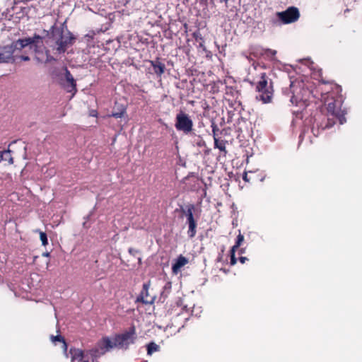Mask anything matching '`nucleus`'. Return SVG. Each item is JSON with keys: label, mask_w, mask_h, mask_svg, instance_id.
Returning a JSON list of instances; mask_svg holds the SVG:
<instances>
[{"label": "nucleus", "mask_w": 362, "mask_h": 362, "mask_svg": "<svg viewBox=\"0 0 362 362\" xmlns=\"http://www.w3.org/2000/svg\"><path fill=\"white\" fill-rule=\"evenodd\" d=\"M27 46L34 49L35 58L38 62L47 63L54 60L49 54V51L44 46L42 37L35 35L33 37L18 40L10 47L0 48V63L8 62L13 59L15 49H21Z\"/></svg>", "instance_id": "f257e3e1"}, {"label": "nucleus", "mask_w": 362, "mask_h": 362, "mask_svg": "<svg viewBox=\"0 0 362 362\" xmlns=\"http://www.w3.org/2000/svg\"><path fill=\"white\" fill-rule=\"evenodd\" d=\"M252 86H255V90L258 93L256 98L263 103L272 102L274 94L273 81L265 72L259 74L256 82H250Z\"/></svg>", "instance_id": "f03ea898"}, {"label": "nucleus", "mask_w": 362, "mask_h": 362, "mask_svg": "<svg viewBox=\"0 0 362 362\" xmlns=\"http://www.w3.org/2000/svg\"><path fill=\"white\" fill-rule=\"evenodd\" d=\"M327 121L325 126H322V129L330 128L334 126L337 121L341 124L346 122V112L341 108V101L332 98L330 101L325 102Z\"/></svg>", "instance_id": "7ed1b4c3"}, {"label": "nucleus", "mask_w": 362, "mask_h": 362, "mask_svg": "<svg viewBox=\"0 0 362 362\" xmlns=\"http://www.w3.org/2000/svg\"><path fill=\"white\" fill-rule=\"evenodd\" d=\"M50 38L55 44L59 54L65 52L68 46L72 45L75 40L70 32L67 31L65 34L63 28L54 25L52 27Z\"/></svg>", "instance_id": "20e7f679"}, {"label": "nucleus", "mask_w": 362, "mask_h": 362, "mask_svg": "<svg viewBox=\"0 0 362 362\" xmlns=\"http://www.w3.org/2000/svg\"><path fill=\"white\" fill-rule=\"evenodd\" d=\"M195 206L193 204H189L186 206L180 207V211L182 216L186 217V224L188 226L187 235L189 238H193L197 234V221L196 220L194 212Z\"/></svg>", "instance_id": "39448f33"}, {"label": "nucleus", "mask_w": 362, "mask_h": 362, "mask_svg": "<svg viewBox=\"0 0 362 362\" xmlns=\"http://www.w3.org/2000/svg\"><path fill=\"white\" fill-rule=\"evenodd\" d=\"M193 121L188 114L180 111L176 115L175 127L177 131L188 134L193 130Z\"/></svg>", "instance_id": "423d86ee"}, {"label": "nucleus", "mask_w": 362, "mask_h": 362, "mask_svg": "<svg viewBox=\"0 0 362 362\" xmlns=\"http://www.w3.org/2000/svg\"><path fill=\"white\" fill-rule=\"evenodd\" d=\"M136 334V328L132 326L128 331L116 335L114 339L115 347L127 349L129 344L134 343Z\"/></svg>", "instance_id": "0eeeda50"}, {"label": "nucleus", "mask_w": 362, "mask_h": 362, "mask_svg": "<svg viewBox=\"0 0 362 362\" xmlns=\"http://www.w3.org/2000/svg\"><path fill=\"white\" fill-rule=\"evenodd\" d=\"M114 347H115L114 341H112L109 337H105L98 341L95 348L89 350L88 352L92 357L98 358Z\"/></svg>", "instance_id": "6e6552de"}, {"label": "nucleus", "mask_w": 362, "mask_h": 362, "mask_svg": "<svg viewBox=\"0 0 362 362\" xmlns=\"http://www.w3.org/2000/svg\"><path fill=\"white\" fill-rule=\"evenodd\" d=\"M276 15L279 19L285 24L296 22L300 18V13L296 7H288L286 11L277 12Z\"/></svg>", "instance_id": "1a4fd4ad"}, {"label": "nucleus", "mask_w": 362, "mask_h": 362, "mask_svg": "<svg viewBox=\"0 0 362 362\" xmlns=\"http://www.w3.org/2000/svg\"><path fill=\"white\" fill-rule=\"evenodd\" d=\"M149 288L150 281L143 284L142 290L140 293V295L137 298V301L141 302L144 304L153 303L156 299V296L154 293L150 292Z\"/></svg>", "instance_id": "9d476101"}, {"label": "nucleus", "mask_w": 362, "mask_h": 362, "mask_svg": "<svg viewBox=\"0 0 362 362\" xmlns=\"http://www.w3.org/2000/svg\"><path fill=\"white\" fill-rule=\"evenodd\" d=\"M64 71L65 78L67 82V85L65 86V88L66 89L67 92L73 93V95H74L77 91L76 81L66 67H64Z\"/></svg>", "instance_id": "9b49d317"}, {"label": "nucleus", "mask_w": 362, "mask_h": 362, "mask_svg": "<svg viewBox=\"0 0 362 362\" xmlns=\"http://www.w3.org/2000/svg\"><path fill=\"white\" fill-rule=\"evenodd\" d=\"M150 64L153 67V72L157 75L158 77L160 78L165 72V65L160 62L159 58L150 61Z\"/></svg>", "instance_id": "f8f14e48"}, {"label": "nucleus", "mask_w": 362, "mask_h": 362, "mask_svg": "<svg viewBox=\"0 0 362 362\" xmlns=\"http://www.w3.org/2000/svg\"><path fill=\"white\" fill-rule=\"evenodd\" d=\"M189 262L188 259L180 255L176 259L175 262L172 265V272L174 274H177L180 269Z\"/></svg>", "instance_id": "ddd939ff"}, {"label": "nucleus", "mask_w": 362, "mask_h": 362, "mask_svg": "<svg viewBox=\"0 0 362 362\" xmlns=\"http://www.w3.org/2000/svg\"><path fill=\"white\" fill-rule=\"evenodd\" d=\"M319 76H320V82L322 84L329 85L330 86V89L332 90V91L335 92L337 94H339V93L341 92V90H342L341 87L339 85H338L336 83H334V81L326 80L325 78H324L322 77L321 72L320 73Z\"/></svg>", "instance_id": "4468645a"}, {"label": "nucleus", "mask_w": 362, "mask_h": 362, "mask_svg": "<svg viewBox=\"0 0 362 362\" xmlns=\"http://www.w3.org/2000/svg\"><path fill=\"white\" fill-rule=\"evenodd\" d=\"M70 354H71V361L78 360L79 362L86 361L83 360L85 357V351L76 348H71L70 349Z\"/></svg>", "instance_id": "2eb2a0df"}, {"label": "nucleus", "mask_w": 362, "mask_h": 362, "mask_svg": "<svg viewBox=\"0 0 362 362\" xmlns=\"http://www.w3.org/2000/svg\"><path fill=\"white\" fill-rule=\"evenodd\" d=\"M125 112L126 107L122 105L115 103L111 116L115 118H121L124 116Z\"/></svg>", "instance_id": "dca6fc26"}, {"label": "nucleus", "mask_w": 362, "mask_h": 362, "mask_svg": "<svg viewBox=\"0 0 362 362\" xmlns=\"http://www.w3.org/2000/svg\"><path fill=\"white\" fill-rule=\"evenodd\" d=\"M227 141L225 140H220L219 139L214 140V148H218L221 152L226 155L227 153L226 145Z\"/></svg>", "instance_id": "f3484780"}, {"label": "nucleus", "mask_w": 362, "mask_h": 362, "mask_svg": "<svg viewBox=\"0 0 362 362\" xmlns=\"http://www.w3.org/2000/svg\"><path fill=\"white\" fill-rule=\"evenodd\" d=\"M51 340L52 341V342H56V341L62 342L63 344L62 348H63L64 351H66L68 346H67V344H66L64 338L62 336H61V335L52 336Z\"/></svg>", "instance_id": "a211bd4d"}, {"label": "nucleus", "mask_w": 362, "mask_h": 362, "mask_svg": "<svg viewBox=\"0 0 362 362\" xmlns=\"http://www.w3.org/2000/svg\"><path fill=\"white\" fill-rule=\"evenodd\" d=\"M259 54L274 57L276 54V51L272 49H264L262 47H259Z\"/></svg>", "instance_id": "6ab92c4d"}, {"label": "nucleus", "mask_w": 362, "mask_h": 362, "mask_svg": "<svg viewBox=\"0 0 362 362\" xmlns=\"http://www.w3.org/2000/svg\"><path fill=\"white\" fill-rule=\"evenodd\" d=\"M244 241V236L241 234L240 232H239V234L237 236V239L235 241V244L231 247L233 250H237L240 246L241 245L242 243Z\"/></svg>", "instance_id": "aec40b11"}, {"label": "nucleus", "mask_w": 362, "mask_h": 362, "mask_svg": "<svg viewBox=\"0 0 362 362\" xmlns=\"http://www.w3.org/2000/svg\"><path fill=\"white\" fill-rule=\"evenodd\" d=\"M159 350V346L154 342H151L147 345V353L151 355L153 352Z\"/></svg>", "instance_id": "412c9836"}, {"label": "nucleus", "mask_w": 362, "mask_h": 362, "mask_svg": "<svg viewBox=\"0 0 362 362\" xmlns=\"http://www.w3.org/2000/svg\"><path fill=\"white\" fill-rule=\"evenodd\" d=\"M35 232H38L40 234V238L42 241V244L44 246H46L48 244V240L47 234L45 232L40 231V230H36Z\"/></svg>", "instance_id": "4be33fe9"}, {"label": "nucleus", "mask_w": 362, "mask_h": 362, "mask_svg": "<svg viewBox=\"0 0 362 362\" xmlns=\"http://www.w3.org/2000/svg\"><path fill=\"white\" fill-rule=\"evenodd\" d=\"M211 128H212V135L214 137V140L218 139V132H219V129H218L217 124H215L214 122H213L211 124Z\"/></svg>", "instance_id": "5701e85b"}, {"label": "nucleus", "mask_w": 362, "mask_h": 362, "mask_svg": "<svg viewBox=\"0 0 362 362\" xmlns=\"http://www.w3.org/2000/svg\"><path fill=\"white\" fill-rule=\"evenodd\" d=\"M235 252L236 250H233L232 249H230V265L233 266L236 264L237 262V259L235 257Z\"/></svg>", "instance_id": "b1692460"}, {"label": "nucleus", "mask_w": 362, "mask_h": 362, "mask_svg": "<svg viewBox=\"0 0 362 362\" xmlns=\"http://www.w3.org/2000/svg\"><path fill=\"white\" fill-rule=\"evenodd\" d=\"M192 36L196 41H197V42L202 41V42H204V37L202 36L201 33L199 31H196V32L193 33Z\"/></svg>", "instance_id": "393cba45"}, {"label": "nucleus", "mask_w": 362, "mask_h": 362, "mask_svg": "<svg viewBox=\"0 0 362 362\" xmlns=\"http://www.w3.org/2000/svg\"><path fill=\"white\" fill-rule=\"evenodd\" d=\"M170 289H171V282H168L163 287V291L162 292L161 296H163L165 291L168 293L170 292Z\"/></svg>", "instance_id": "a878e982"}, {"label": "nucleus", "mask_w": 362, "mask_h": 362, "mask_svg": "<svg viewBox=\"0 0 362 362\" xmlns=\"http://www.w3.org/2000/svg\"><path fill=\"white\" fill-rule=\"evenodd\" d=\"M10 154V151H4L0 153V162H1L4 159H6V158H4V156H7Z\"/></svg>", "instance_id": "bb28decb"}, {"label": "nucleus", "mask_w": 362, "mask_h": 362, "mask_svg": "<svg viewBox=\"0 0 362 362\" xmlns=\"http://www.w3.org/2000/svg\"><path fill=\"white\" fill-rule=\"evenodd\" d=\"M128 251H129V253L132 256H135L137 253H139V250H137L134 248H132V247L129 248Z\"/></svg>", "instance_id": "cd10ccee"}, {"label": "nucleus", "mask_w": 362, "mask_h": 362, "mask_svg": "<svg viewBox=\"0 0 362 362\" xmlns=\"http://www.w3.org/2000/svg\"><path fill=\"white\" fill-rule=\"evenodd\" d=\"M238 259L241 264H245L247 261H248V259L243 256H240Z\"/></svg>", "instance_id": "c85d7f7f"}, {"label": "nucleus", "mask_w": 362, "mask_h": 362, "mask_svg": "<svg viewBox=\"0 0 362 362\" xmlns=\"http://www.w3.org/2000/svg\"><path fill=\"white\" fill-rule=\"evenodd\" d=\"M21 59L23 61H29L30 58L28 56H21Z\"/></svg>", "instance_id": "c756f323"}, {"label": "nucleus", "mask_w": 362, "mask_h": 362, "mask_svg": "<svg viewBox=\"0 0 362 362\" xmlns=\"http://www.w3.org/2000/svg\"><path fill=\"white\" fill-rule=\"evenodd\" d=\"M204 42H202V41H200L199 42V47L202 48L203 49H205V47H204Z\"/></svg>", "instance_id": "7c9ffc66"}, {"label": "nucleus", "mask_w": 362, "mask_h": 362, "mask_svg": "<svg viewBox=\"0 0 362 362\" xmlns=\"http://www.w3.org/2000/svg\"><path fill=\"white\" fill-rule=\"evenodd\" d=\"M245 248H240L239 250V254L240 255H243V253H245Z\"/></svg>", "instance_id": "2f4dec72"}, {"label": "nucleus", "mask_w": 362, "mask_h": 362, "mask_svg": "<svg viewBox=\"0 0 362 362\" xmlns=\"http://www.w3.org/2000/svg\"><path fill=\"white\" fill-rule=\"evenodd\" d=\"M42 255H43V256H45V257H49V252H44V253L42 254Z\"/></svg>", "instance_id": "473e14b6"}, {"label": "nucleus", "mask_w": 362, "mask_h": 362, "mask_svg": "<svg viewBox=\"0 0 362 362\" xmlns=\"http://www.w3.org/2000/svg\"><path fill=\"white\" fill-rule=\"evenodd\" d=\"M312 131H313V134H314L315 136H317V135L319 134V131H318V130H317V134H315V129H314V128H313Z\"/></svg>", "instance_id": "72a5a7b5"}, {"label": "nucleus", "mask_w": 362, "mask_h": 362, "mask_svg": "<svg viewBox=\"0 0 362 362\" xmlns=\"http://www.w3.org/2000/svg\"><path fill=\"white\" fill-rule=\"evenodd\" d=\"M25 10H27V8H24L23 10V12L27 13V11H25Z\"/></svg>", "instance_id": "f704fd0d"}, {"label": "nucleus", "mask_w": 362, "mask_h": 362, "mask_svg": "<svg viewBox=\"0 0 362 362\" xmlns=\"http://www.w3.org/2000/svg\"><path fill=\"white\" fill-rule=\"evenodd\" d=\"M9 162H10V163H13V158H10Z\"/></svg>", "instance_id": "c9c22d12"}, {"label": "nucleus", "mask_w": 362, "mask_h": 362, "mask_svg": "<svg viewBox=\"0 0 362 362\" xmlns=\"http://www.w3.org/2000/svg\"><path fill=\"white\" fill-rule=\"evenodd\" d=\"M243 180H247V175L243 176Z\"/></svg>", "instance_id": "e433bc0d"}, {"label": "nucleus", "mask_w": 362, "mask_h": 362, "mask_svg": "<svg viewBox=\"0 0 362 362\" xmlns=\"http://www.w3.org/2000/svg\"><path fill=\"white\" fill-rule=\"evenodd\" d=\"M325 95H327V93L322 94V98H324V96H325Z\"/></svg>", "instance_id": "4c0bfd02"}, {"label": "nucleus", "mask_w": 362, "mask_h": 362, "mask_svg": "<svg viewBox=\"0 0 362 362\" xmlns=\"http://www.w3.org/2000/svg\"><path fill=\"white\" fill-rule=\"evenodd\" d=\"M293 99H294V97H293V98L291 99V101L292 103H293Z\"/></svg>", "instance_id": "58836bf2"}, {"label": "nucleus", "mask_w": 362, "mask_h": 362, "mask_svg": "<svg viewBox=\"0 0 362 362\" xmlns=\"http://www.w3.org/2000/svg\"><path fill=\"white\" fill-rule=\"evenodd\" d=\"M83 362H88V361H83Z\"/></svg>", "instance_id": "ea45409f"}]
</instances>
